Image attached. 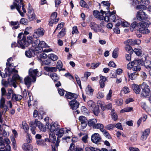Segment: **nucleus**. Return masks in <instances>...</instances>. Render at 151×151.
<instances>
[{
	"label": "nucleus",
	"instance_id": "1",
	"mask_svg": "<svg viewBox=\"0 0 151 151\" xmlns=\"http://www.w3.org/2000/svg\"><path fill=\"white\" fill-rule=\"evenodd\" d=\"M33 40L32 37L30 36H28L27 40L26 36L22 32H21L18 35L17 42L21 48L24 49L32 43Z\"/></svg>",
	"mask_w": 151,
	"mask_h": 151
},
{
	"label": "nucleus",
	"instance_id": "2",
	"mask_svg": "<svg viewBox=\"0 0 151 151\" xmlns=\"http://www.w3.org/2000/svg\"><path fill=\"white\" fill-rule=\"evenodd\" d=\"M47 125L50 131L54 134L58 136V137H61L63 135L64 130L63 128L60 129L57 122L49 124L47 123Z\"/></svg>",
	"mask_w": 151,
	"mask_h": 151
},
{
	"label": "nucleus",
	"instance_id": "3",
	"mask_svg": "<svg viewBox=\"0 0 151 151\" xmlns=\"http://www.w3.org/2000/svg\"><path fill=\"white\" fill-rule=\"evenodd\" d=\"M14 1L13 4L11 6V9L13 10L15 8L22 17L24 16V14L20 10V9L22 7V9L24 13H26V11L24 8V5L23 3V0H14Z\"/></svg>",
	"mask_w": 151,
	"mask_h": 151
},
{
	"label": "nucleus",
	"instance_id": "4",
	"mask_svg": "<svg viewBox=\"0 0 151 151\" xmlns=\"http://www.w3.org/2000/svg\"><path fill=\"white\" fill-rule=\"evenodd\" d=\"M10 75L12 74H13V76L12 79H8V82L9 84L12 85L14 88H16L17 86L16 85L17 80L21 82L22 81V78L20 77L18 74H17L18 72V71L14 68L12 69L11 71L10 70Z\"/></svg>",
	"mask_w": 151,
	"mask_h": 151
},
{
	"label": "nucleus",
	"instance_id": "5",
	"mask_svg": "<svg viewBox=\"0 0 151 151\" xmlns=\"http://www.w3.org/2000/svg\"><path fill=\"white\" fill-rule=\"evenodd\" d=\"M32 44V46L35 48L36 53H39L42 52L43 50V48L46 47V45L45 42L43 41H40L39 39L33 41Z\"/></svg>",
	"mask_w": 151,
	"mask_h": 151
},
{
	"label": "nucleus",
	"instance_id": "6",
	"mask_svg": "<svg viewBox=\"0 0 151 151\" xmlns=\"http://www.w3.org/2000/svg\"><path fill=\"white\" fill-rule=\"evenodd\" d=\"M10 143L9 140L8 138L3 139V137H0V148L4 150L0 151H10L11 147L9 145Z\"/></svg>",
	"mask_w": 151,
	"mask_h": 151
},
{
	"label": "nucleus",
	"instance_id": "7",
	"mask_svg": "<svg viewBox=\"0 0 151 151\" xmlns=\"http://www.w3.org/2000/svg\"><path fill=\"white\" fill-rule=\"evenodd\" d=\"M140 86L142 89L141 94V96L145 97L151 95V91L149 88V86L146 82H143Z\"/></svg>",
	"mask_w": 151,
	"mask_h": 151
},
{
	"label": "nucleus",
	"instance_id": "8",
	"mask_svg": "<svg viewBox=\"0 0 151 151\" xmlns=\"http://www.w3.org/2000/svg\"><path fill=\"white\" fill-rule=\"evenodd\" d=\"M150 24V22H147L145 21H142L138 23V26H139V32L143 34L149 33L150 31L147 28Z\"/></svg>",
	"mask_w": 151,
	"mask_h": 151
},
{
	"label": "nucleus",
	"instance_id": "9",
	"mask_svg": "<svg viewBox=\"0 0 151 151\" xmlns=\"http://www.w3.org/2000/svg\"><path fill=\"white\" fill-rule=\"evenodd\" d=\"M29 73L30 76L32 78V82L33 83L35 82L36 81V76H39L41 75V74L39 75L38 74V71L37 69L33 70L32 68H30L29 70Z\"/></svg>",
	"mask_w": 151,
	"mask_h": 151
},
{
	"label": "nucleus",
	"instance_id": "10",
	"mask_svg": "<svg viewBox=\"0 0 151 151\" xmlns=\"http://www.w3.org/2000/svg\"><path fill=\"white\" fill-rule=\"evenodd\" d=\"M136 18L139 21L145 20L148 18V16L145 12L140 11L137 12Z\"/></svg>",
	"mask_w": 151,
	"mask_h": 151
},
{
	"label": "nucleus",
	"instance_id": "11",
	"mask_svg": "<svg viewBox=\"0 0 151 151\" xmlns=\"http://www.w3.org/2000/svg\"><path fill=\"white\" fill-rule=\"evenodd\" d=\"M97 104L98 107L95 106V110H96V111H95V115L98 116L100 112V111L99 109V107L101 108L103 110H105V108L104 107V104H103V103L102 104V101H98L97 103Z\"/></svg>",
	"mask_w": 151,
	"mask_h": 151
},
{
	"label": "nucleus",
	"instance_id": "12",
	"mask_svg": "<svg viewBox=\"0 0 151 151\" xmlns=\"http://www.w3.org/2000/svg\"><path fill=\"white\" fill-rule=\"evenodd\" d=\"M71 108L73 110H76L79 107L80 105L79 103L76 99H73L69 102Z\"/></svg>",
	"mask_w": 151,
	"mask_h": 151
},
{
	"label": "nucleus",
	"instance_id": "13",
	"mask_svg": "<svg viewBox=\"0 0 151 151\" xmlns=\"http://www.w3.org/2000/svg\"><path fill=\"white\" fill-rule=\"evenodd\" d=\"M44 34L43 29L42 28H39L35 31L33 34V37L35 38H37L40 36H42Z\"/></svg>",
	"mask_w": 151,
	"mask_h": 151
},
{
	"label": "nucleus",
	"instance_id": "14",
	"mask_svg": "<svg viewBox=\"0 0 151 151\" xmlns=\"http://www.w3.org/2000/svg\"><path fill=\"white\" fill-rule=\"evenodd\" d=\"M66 93L65 96L68 99H76L78 98V95L76 94L69 92H66Z\"/></svg>",
	"mask_w": 151,
	"mask_h": 151
},
{
	"label": "nucleus",
	"instance_id": "15",
	"mask_svg": "<svg viewBox=\"0 0 151 151\" xmlns=\"http://www.w3.org/2000/svg\"><path fill=\"white\" fill-rule=\"evenodd\" d=\"M36 51L34 50L31 49H29L27 50L25 52V55L27 57L30 58L32 57H34L35 55Z\"/></svg>",
	"mask_w": 151,
	"mask_h": 151
},
{
	"label": "nucleus",
	"instance_id": "16",
	"mask_svg": "<svg viewBox=\"0 0 151 151\" xmlns=\"http://www.w3.org/2000/svg\"><path fill=\"white\" fill-rule=\"evenodd\" d=\"M5 74L1 73V71L0 70V75H1L3 78H4L6 77L7 76L9 77L10 76V69L9 67L6 68L5 69Z\"/></svg>",
	"mask_w": 151,
	"mask_h": 151
},
{
	"label": "nucleus",
	"instance_id": "17",
	"mask_svg": "<svg viewBox=\"0 0 151 151\" xmlns=\"http://www.w3.org/2000/svg\"><path fill=\"white\" fill-rule=\"evenodd\" d=\"M105 12L101 10V14L98 11L95 10V17L99 19L100 20H104V16H103V14L104 13H105Z\"/></svg>",
	"mask_w": 151,
	"mask_h": 151
},
{
	"label": "nucleus",
	"instance_id": "18",
	"mask_svg": "<svg viewBox=\"0 0 151 151\" xmlns=\"http://www.w3.org/2000/svg\"><path fill=\"white\" fill-rule=\"evenodd\" d=\"M68 151H83L82 148L76 147L75 148V145L74 143H71L69 150Z\"/></svg>",
	"mask_w": 151,
	"mask_h": 151
},
{
	"label": "nucleus",
	"instance_id": "19",
	"mask_svg": "<svg viewBox=\"0 0 151 151\" xmlns=\"http://www.w3.org/2000/svg\"><path fill=\"white\" fill-rule=\"evenodd\" d=\"M32 82V79L29 76H27L24 79V84L27 86L28 88L30 87Z\"/></svg>",
	"mask_w": 151,
	"mask_h": 151
},
{
	"label": "nucleus",
	"instance_id": "20",
	"mask_svg": "<svg viewBox=\"0 0 151 151\" xmlns=\"http://www.w3.org/2000/svg\"><path fill=\"white\" fill-rule=\"evenodd\" d=\"M132 88L134 92L136 94H139L141 91V88L137 85L134 84L132 85Z\"/></svg>",
	"mask_w": 151,
	"mask_h": 151
},
{
	"label": "nucleus",
	"instance_id": "21",
	"mask_svg": "<svg viewBox=\"0 0 151 151\" xmlns=\"http://www.w3.org/2000/svg\"><path fill=\"white\" fill-rule=\"evenodd\" d=\"M106 80V78L103 76H101L100 80L99 81V84L100 87L101 88H103L105 87V82Z\"/></svg>",
	"mask_w": 151,
	"mask_h": 151
},
{
	"label": "nucleus",
	"instance_id": "22",
	"mask_svg": "<svg viewBox=\"0 0 151 151\" xmlns=\"http://www.w3.org/2000/svg\"><path fill=\"white\" fill-rule=\"evenodd\" d=\"M66 29L65 27L63 28L58 33L57 36L58 38H60L63 37L66 35Z\"/></svg>",
	"mask_w": 151,
	"mask_h": 151
},
{
	"label": "nucleus",
	"instance_id": "23",
	"mask_svg": "<svg viewBox=\"0 0 151 151\" xmlns=\"http://www.w3.org/2000/svg\"><path fill=\"white\" fill-rule=\"evenodd\" d=\"M115 13L114 12H110L109 11L107 12V15H109L110 22H115L116 17L115 15Z\"/></svg>",
	"mask_w": 151,
	"mask_h": 151
},
{
	"label": "nucleus",
	"instance_id": "24",
	"mask_svg": "<svg viewBox=\"0 0 151 151\" xmlns=\"http://www.w3.org/2000/svg\"><path fill=\"white\" fill-rule=\"evenodd\" d=\"M86 93L88 95H92L93 94L94 89H92L90 85H88L86 88Z\"/></svg>",
	"mask_w": 151,
	"mask_h": 151
},
{
	"label": "nucleus",
	"instance_id": "25",
	"mask_svg": "<svg viewBox=\"0 0 151 151\" xmlns=\"http://www.w3.org/2000/svg\"><path fill=\"white\" fill-rule=\"evenodd\" d=\"M22 98V96L20 95H16L15 93L13 94L12 97V100L13 101H18L21 100Z\"/></svg>",
	"mask_w": 151,
	"mask_h": 151
},
{
	"label": "nucleus",
	"instance_id": "26",
	"mask_svg": "<svg viewBox=\"0 0 151 151\" xmlns=\"http://www.w3.org/2000/svg\"><path fill=\"white\" fill-rule=\"evenodd\" d=\"M23 148L24 151H32L33 147L31 145L28 144H24Z\"/></svg>",
	"mask_w": 151,
	"mask_h": 151
},
{
	"label": "nucleus",
	"instance_id": "27",
	"mask_svg": "<svg viewBox=\"0 0 151 151\" xmlns=\"http://www.w3.org/2000/svg\"><path fill=\"white\" fill-rule=\"evenodd\" d=\"M87 104L90 109L92 110L93 113L94 114V102L92 100H90L88 102Z\"/></svg>",
	"mask_w": 151,
	"mask_h": 151
},
{
	"label": "nucleus",
	"instance_id": "28",
	"mask_svg": "<svg viewBox=\"0 0 151 151\" xmlns=\"http://www.w3.org/2000/svg\"><path fill=\"white\" fill-rule=\"evenodd\" d=\"M102 140L100 135L98 133H95V144H100Z\"/></svg>",
	"mask_w": 151,
	"mask_h": 151
},
{
	"label": "nucleus",
	"instance_id": "29",
	"mask_svg": "<svg viewBox=\"0 0 151 151\" xmlns=\"http://www.w3.org/2000/svg\"><path fill=\"white\" fill-rule=\"evenodd\" d=\"M44 69L48 72H55L57 70V68L55 67H49L47 66L44 67Z\"/></svg>",
	"mask_w": 151,
	"mask_h": 151
},
{
	"label": "nucleus",
	"instance_id": "30",
	"mask_svg": "<svg viewBox=\"0 0 151 151\" xmlns=\"http://www.w3.org/2000/svg\"><path fill=\"white\" fill-rule=\"evenodd\" d=\"M38 121L37 119H36L35 121H31L29 123V125L31 127V129H35L36 127L37 126V123Z\"/></svg>",
	"mask_w": 151,
	"mask_h": 151
},
{
	"label": "nucleus",
	"instance_id": "31",
	"mask_svg": "<svg viewBox=\"0 0 151 151\" xmlns=\"http://www.w3.org/2000/svg\"><path fill=\"white\" fill-rule=\"evenodd\" d=\"M144 64V66L148 70L151 69V61L146 60V58H145Z\"/></svg>",
	"mask_w": 151,
	"mask_h": 151
},
{
	"label": "nucleus",
	"instance_id": "32",
	"mask_svg": "<svg viewBox=\"0 0 151 151\" xmlns=\"http://www.w3.org/2000/svg\"><path fill=\"white\" fill-rule=\"evenodd\" d=\"M50 76L52 78L54 82H56L59 79V77L56 73H51Z\"/></svg>",
	"mask_w": 151,
	"mask_h": 151
},
{
	"label": "nucleus",
	"instance_id": "33",
	"mask_svg": "<svg viewBox=\"0 0 151 151\" xmlns=\"http://www.w3.org/2000/svg\"><path fill=\"white\" fill-rule=\"evenodd\" d=\"M139 26H138V24L136 22H134L132 23L130 26V29L131 31L132 32L134 29H136V28L138 27H139Z\"/></svg>",
	"mask_w": 151,
	"mask_h": 151
},
{
	"label": "nucleus",
	"instance_id": "34",
	"mask_svg": "<svg viewBox=\"0 0 151 151\" xmlns=\"http://www.w3.org/2000/svg\"><path fill=\"white\" fill-rule=\"evenodd\" d=\"M8 93L6 94V96L7 97V99H9L12 98V96L13 94H14V93L13 90L11 88L8 89Z\"/></svg>",
	"mask_w": 151,
	"mask_h": 151
},
{
	"label": "nucleus",
	"instance_id": "35",
	"mask_svg": "<svg viewBox=\"0 0 151 151\" xmlns=\"http://www.w3.org/2000/svg\"><path fill=\"white\" fill-rule=\"evenodd\" d=\"M37 127L41 131L45 132L46 130V128L44 125L41 123L40 122H38Z\"/></svg>",
	"mask_w": 151,
	"mask_h": 151
},
{
	"label": "nucleus",
	"instance_id": "36",
	"mask_svg": "<svg viewBox=\"0 0 151 151\" xmlns=\"http://www.w3.org/2000/svg\"><path fill=\"white\" fill-rule=\"evenodd\" d=\"M126 44L125 49L126 51H128L130 54L133 53V50L131 47V46L127 43H124Z\"/></svg>",
	"mask_w": 151,
	"mask_h": 151
},
{
	"label": "nucleus",
	"instance_id": "37",
	"mask_svg": "<svg viewBox=\"0 0 151 151\" xmlns=\"http://www.w3.org/2000/svg\"><path fill=\"white\" fill-rule=\"evenodd\" d=\"M22 128L24 129L26 132L27 133L28 131L29 127L28 125L26 124L25 121H23L22 122V126L21 127Z\"/></svg>",
	"mask_w": 151,
	"mask_h": 151
},
{
	"label": "nucleus",
	"instance_id": "38",
	"mask_svg": "<svg viewBox=\"0 0 151 151\" xmlns=\"http://www.w3.org/2000/svg\"><path fill=\"white\" fill-rule=\"evenodd\" d=\"M145 61H143L142 59H140L138 60H134V62L135 65H144Z\"/></svg>",
	"mask_w": 151,
	"mask_h": 151
},
{
	"label": "nucleus",
	"instance_id": "39",
	"mask_svg": "<svg viewBox=\"0 0 151 151\" xmlns=\"http://www.w3.org/2000/svg\"><path fill=\"white\" fill-rule=\"evenodd\" d=\"M103 124L100 123H95V128L99 129L101 132L104 129Z\"/></svg>",
	"mask_w": 151,
	"mask_h": 151
},
{
	"label": "nucleus",
	"instance_id": "40",
	"mask_svg": "<svg viewBox=\"0 0 151 151\" xmlns=\"http://www.w3.org/2000/svg\"><path fill=\"white\" fill-rule=\"evenodd\" d=\"M48 57L50 58V60H51L53 61L56 60L58 59V56L53 54L49 55L48 56Z\"/></svg>",
	"mask_w": 151,
	"mask_h": 151
},
{
	"label": "nucleus",
	"instance_id": "41",
	"mask_svg": "<svg viewBox=\"0 0 151 151\" xmlns=\"http://www.w3.org/2000/svg\"><path fill=\"white\" fill-rule=\"evenodd\" d=\"M138 74V73L135 72L131 73L130 75L128 73V75L129 76V78L131 80H133L134 79L136 78Z\"/></svg>",
	"mask_w": 151,
	"mask_h": 151
},
{
	"label": "nucleus",
	"instance_id": "42",
	"mask_svg": "<svg viewBox=\"0 0 151 151\" xmlns=\"http://www.w3.org/2000/svg\"><path fill=\"white\" fill-rule=\"evenodd\" d=\"M88 126L90 127L94 128V119H89L88 121Z\"/></svg>",
	"mask_w": 151,
	"mask_h": 151
},
{
	"label": "nucleus",
	"instance_id": "43",
	"mask_svg": "<svg viewBox=\"0 0 151 151\" xmlns=\"http://www.w3.org/2000/svg\"><path fill=\"white\" fill-rule=\"evenodd\" d=\"M133 109V108L132 107H127L121 110L120 112L121 113H123L124 112H129L132 110Z\"/></svg>",
	"mask_w": 151,
	"mask_h": 151
},
{
	"label": "nucleus",
	"instance_id": "44",
	"mask_svg": "<svg viewBox=\"0 0 151 151\" xmlns=\"http://www.w3.org/2000/svg\"><path fill=\"white\" fill-rule=\"evenodd\" d=\"M119 50L118 48H116L113 51L112 53V57L114 58H116L118 57V52Z\"/></svg>",
	"mask_w": 151,
	"mask_h": 151
},
{
	"label": "nucleus",
	"instance_id": "45",
	"mask_svg": "<svg viewBox=\"0 0 151 151\" xmlns=\"http://www.w3.org/2000/svg\"><path fill=\"white\" fill-rule=\"evenodd\" d=\"M51 63V60L50 58L47 59L46 60H42L41 65H49Z\"/></svg>",
	"mask_w": 151,
	"mask_h": 151
},
{
	"label": "nucleus",
	"instance_id": "46",
	"mask_svg": "<svg viewBox=\"0 0 151 151\" xmlns=\"http://www.w3.org/2000/svg\"><path fill=\"white\" fill-rule=\"evenodd\" d=\"M115 127L114 124H109L105 127V128L106 129L109 130H113V129Z\"/></svg>",
	"mask_w": 151,
	"mask_h": 151
},
{
	"label": "nucleus",
	"instance_id": "47",
	"mask_svg": "<svg viewBox=\"0 0 151 151\" xmlns=\"http://www.w3.org/2000/svg\"><path fill=\"white\" fill-rule=\"evenodd\" d=\"M111 114L112 119L116 121L118 119V116L115 113V111L114 110H112L111 112Z\"/></svg>",
	"mask_w": 151,
	"mask_h": 151
},
{
	"label": "nucleus",
	"instance_id": "48",
	"mask_svg": "<svg viewBox=\"0 0 151 151\" xmlns=\"http://www.w3.org/2000/svg\"><path fill=\"white\" fill-rule=\"evenodd\" d=\"M55 134H52L51 135V134H49L50 139L51 141V142L53 143L55 142L56 139V137L55 136Z\"/></svg>",
	"mask_w": 151,
	"mask_h": 151
},
{
	"label": "nucleus",
	"instance_id": "49",
	"mask_svg": "<svg viewBox=\"0 0 151 151\" xmlns=\"http://www.w3.org/2000/svg\"><path fill=\"white\" fill-rule=\"evenodd\" d=\"M103 133V134L107 138L110 139L111 137L109 133L105 129H104L102 132Z\"/></svg>",
	"mask_w": 151,
	"mask_h": 151
},
{
	"label": "nucleus",
	"instance_id": "50",
	"mask_svg": "<svg viewBox=\"0 0 151 151\" xmlns=\"http://www.w3.org/2000/svg\"><path fill=\"white\" fill-rule=\"evenodd\" d=\"M141 69V67L139 65H133L132 68V70L133 71H139Z\"/></svg>",
	"mask_w": 151,
	"mask_h": 151
},
{
	"label": "nucleus",
	"instance_id": "51",
	"mask_svg": "<svg viewBox=\"0 0 151 151\" xmlns=\"http://www.w3.org/2000/svg\"><path fill=\"white\" fill-rule=\"evenodd\" d=\"M134 41L133 40L128 39L124 42V43H127L131 46L134 45Z\"/></svg>",
	"mask_w": 151,
	"mask_h": 151
},
{
	"label": "nucleus",
	"instance_id": "52",
	"mask_svg": "<svg viewBox=\"0 0 151 151\" xmlns=\"http://www.w3.org/2000/svg\"><path fill=\"white\" fill-rule=\"evenodd\" d=\"M79 120L81 122V123L86 122L87 121L86 118L83 116H80L79 117Z\"/></svg>",
	"mask_w": 151,
	"mask_h": 151
},
{
	"label": "nucleus",
	"instance_id": "53",
	"mask_svg": "<svg viewBox=\"0 0 151 151\" xmlns=\"http://www.w3.org/2000/svg\"><path fill=\"white\" fill-rule=\"evenodd\" d=\"M137 8L140 9V11H142L141 10H144L146 9L147 7L145 5H138L137 6Z\"/></svg>",
	"mask_w": 151,
	"mask_h": 151
},
{
	"label": "nucleus",
	"instance_id": "54",
	"mask_svg": "<svg viewBox=\"0 0 151 151\" xmlns=\"http://www.w3.org/2000/svg\"><path fill=\"white\" fill-rule=\"evenodd\" d=\"M115 102L116 105L119 106H121L123 104V100L122 99H118L115 100Z\"/></svg>",
	"mask_w": 151,
	"mask_h": 151
},
{
	"label": "nucleus",
	"instance_id": "55",
	"mask_svg": "<svg viewBox=\"0 0 151 151\" xmlns=\"http://www.w3.org/2000/svg\"><path fill=\"white\" fill-rule=\"evenodd\" d=\"M37 144L39 145H42L44 146H45V145H46V144L45 142V141L43 140H41V139L37 140Z\"/></svg>",
	"mask_w": 151,
	"mask_h": 151
},
{
	"label": "nucleus",
	"instance_id": "56",
	"mask_svg": "<svg viewBox=\"0 0 151 151\" xmlns=\"http://www.w3.org/2000/svg\"><path fill=\"white\" fill-rule=\"evenodd\" d=\"M105 16H104V19L107 22H110L109 16V15H107V12H105Z\"/></svg>",
	"mask_w": 151,
	"mask_h": 151
},
{
	"label": "nucleus",
	"instance_id": "57",
	"mask_svg": "<svg viewBox=\"0 0 151 151\" xmlns=\"http://www.w3.org/2000/svg\"><path fill=\"white\" fill-rule=\"evenodd\" d=\"M121 25L125 27H127L129 26V23L126 21H121Z\"/></svg>",
	"mask_w": 151,
	"mask_h": 151
},
{
	"label": "nucleus",
	"instance_id": "58",
	"mask_svg": "<svg viewBox=\"0 0 151 151\" xmlns=\"http://www.w3.org/2000/svg\"><path fill=\"white\" fill-rule=\"evenodd\" d=\"M72 33L73 34H74L75 33L77 34L78 33V31L77 26H74L73 27Z\"/></svg>",
	"mask_w": 151,
	"mask_h": 151
},
{
	"label": "nucleus",
	"instance_id": "59",
	"mask_svg": "<svg viewBox=\"0 0 151 151\" xmlns=\"http://www.w3.org/2000/svg\"><path fill=\"white\" fill-rule=\"evenodd\" d=\"M48 56L44 52H42L39 56L40 58L42 59H45L47 58Z\"/></svg>",
	"mask_w": 151,
	"mask_h": 151
},
{
	"label": "nucleus",
	"instance_id": "60",
	"mask_svg": "<svg viewBox=\"0 0 151 151\" xmlns=\"http://www.w3.org/2000/svg\"><path fill=\"white\" fill-rule=\"evenodd\" d=\"M135 64L134 61H132L131 63H129L127 65V68L128 69H130L133 67V65H134Z\"/></svg>",
	"mask_w": 151,
	"mask_h": 151
},
{
	"label": "nucleus",
	"instance_id": "61",
	"mask_svg": "<svg viewBox=\"0 0 151 151\" xmlns=\"http://www.w3.org/2000/svg\"><path fill=\"white\" fill-rule=\"evenodd\" d=\"M65 92H66L67 91L63 89L59 88L58 89V92L61 96H62L64 95Z\"/></svg>",
	"mask_w": 151,
	"mask_h": 151
},
{
	"label": "nucleus",
	"instance_id": "62",
	"mask_svg": "<svg viewBox=\"0 0 151 151\" xmlns=\"http://www.w3.org/2000/svg\"><path fill=\"white\" fill-rule=\"evenodd\" d=\"M91 73L90 72H87L85 73L84 77L83 78H85V81H86L88 79V77L91 75Z\"/></svg>",
	"mask_w": 151,
	"mask_h": 151
},
{
	"label": "nucleus",
	"instance_id": "63",
	"mask_svg": "<svg viewBox=\"0 0 151 151\" xmlns=\"http://www.w3.org/2000/svg\"><path fill=\"white\" fill-rule=\"evenodd\" d=\"M134 52L137 55L139 56L141 55L140 50L138 49L134 48L133 50V52Z\"/></svg>",
	"mask_w": 151,
	"mask_h": 151
},
{
	"label": "nucleus",
	"instance_id": "64",
	"mask_svg": "<svg viewBox=\"0 0 151 151\" xmlns=\"http://www.w3.org/2000/svg\"><path fill=\"white\" fill-rule=\"evenodd\" d=\"M122 91L125 94L129 92V89L128 87L125 86L122 89Z\"/></svg>",
	"mask_w": 151,
	"mask_h": 151
}]
</instances>
